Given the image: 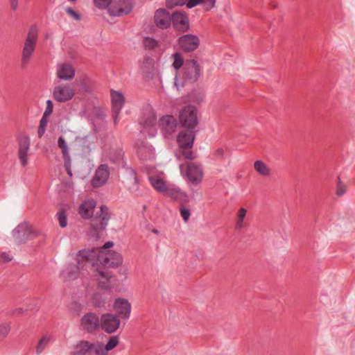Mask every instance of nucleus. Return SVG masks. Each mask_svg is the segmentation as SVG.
I'll return each mask as SVG.
<instances>
[{
	"label": "nucleus",
	"mask_w": 355,
	"mask_h": 355,
	"mask_svg": "<svg viewBox=\"0 0 355 355\" xmlns=\"http://www.w3.org/2000/svg\"><path fill=\"white\" fill-rule=\"evenodd\" d=\"M85 260L91 261L93 276L98 286L105 290L110 289L112 273L107 268L120 266L123 263L121 254L113 250L83 249L78 252V261L81 264Z\"/></svg>",
	"instance_id": "obj_1"
},
{
	"label": "nucleus",
	"mask_w": 355,
	"mask_h": 355,
	"mask_svg": "<svg viewBox=\"0 0 355 355\" xmlns=\"http://www.w3.org/2000/svg\"><path fill=\"white\" fill-rule=\"evenodd\" d=\"M119 343L118 336L110 337L105 345L101 341L91 343L88 340H81L76 345L77 355H107L108 352L115 348Z\"/></svg>",
	"instance_id": "obj_2"
},
{
	"label": "nucleus",
	"mask_w": 355,
	"mask_h": 355,
	"mask_svg": "<svg viewBox=\"0 0 355 355\" xmlns=\"http://www.w3.org/2000/svg\"><path fill=\"white\" fill-rule=\"evenodd\" d=\"M38 41V31L36 26H32L28 30L27 36L24 42L21 54V64L22 67H26L31 62Z\"/></svg>",
	"instance_id": "obj_3"
},
{
	"label": "nucleus",
	"mask_w": 355,
	"mask_h": 355,
	"mask_svg": "<svg viewBox=\"0 0 355 355\" xmlns=\"http://www.w3.org/2000/svg\"><path fill=\"white\" fill-rule=\"evenodd\" d=\"M179 120L182 127L193 130L198 125V112L194 105L184 106L180 112Z\"/></svg>",
	"instance_id": "obj_4"
},
{
	"label": "nucleus",
	"mask_w": 355,
	"mask_h": 355,
	"mask_svg": "<svg viewBox=\"0 0 355 355\" xmlns=\"http://www.w3.org/2000/svg\"><path fill=\"white\" fill-rule=\"evenodd\" d=\"M139 124L141 127V132L148 137H154L157 133V116L154 110L150 107H146L140 119Z\"/></svg>",
	"instance_id": "obj_5"
},
{
	"label": "nucleus",
	"mask_w": 355,
	"mask_h": 355,
	"mask_svg": "<svg viewBox=\"0 0 355 355\" xmlns=\"http://www.w3.org/2000/svg\"><path fill=\"white\" fill-rule=\"evenodd\" d=\"M37 234L36 231L27 222L21 223L12 230V236L18 244L24 243L34 239Z\"/></svg>",
	"instance_id": "obj_6"
},
{
	"label": "nucleus",
	"mask_w": 355,
	"mask_h": 355,
	"mask_svg": "<svg viewBox=\"0 0 355 355\" xmlns=\"http://www.w3.org/2000/svg\"><path fill=\"white\" fill-rule=\"evenodd\" d=\"M76 265H69L62 272V278L64 281H71L77 279L80 274H83L85 270L91 267V261H83L80 264L78 261V253L76 255Z\"/></svg>",
	"instance_id": "obj_7"
},
{
	"label": "nucleus",
	"mask_w": 355,
	"mask_h": 355,
	"mask_svg": "<svg viewBox=\"0 0 355 355\" xmlns=\"http://www.w3.org/2000/svg\"><path fill=\"white\" fill-rule=\"evenodd\" d=\"M110 219V214L109 209L102 205L100 207V212L96 214L91 220V227L95 232L104 230Z\"/></svg>",
	"instance_id": "obj_8"
},
{
	"label": "nucleus",
	"mask_w": 355,
	"mask_h": 355,
	"mask_svg": "<svg viewBox=\"0 0 355 355\" xmlns=\"http://www.w3.org/2000/svg\"><path fill=\"white\" fill-rule=\"evenodd\" d=\"M101 318L92 312L85 313L80 322V329L89 334H92L98 330L100 327Z\"/></svg>",
	"instance_id": "obj_9"
},
{
	"label": "nucleus",
	"mask_w": 355,
	"mask_h": 355,
	"mask_svg": "<svg viewBox=\"0 0 355 355\" xmlns=\"http://www.w3.org/2000/svg\"><path fill=\"white\" fill-rule=\"evenodd\" d=\"M132 7L131 0H112L108 8V12L113 17L122 16L129 14Z\"/></svg>",
	"instance_id": "obj_10"
},
{
	"label": "nucleus",
	"mask_w": 355,
	"mask_h": 355,
	"mask_svg": "<svg viewBox=\"0 0 355 355\" xmlns=\"http://www.w3.org/2000/svg\"><path fill=\"white\" fill-rule=\"evenodd\" d=\"M182 69V78L185 81L193 83L198 79L201 73L200 65L195 60H187Z\"/></svg>",
	"instance_id": "obj_11"
},
{
	"label": "nucleus",
	"mask_w": 355,
	"mask_h": 355,
	"mask_svg": "<svg viewBox=\"0 0 355 355\" xmlns=\"http://www.w3.org/2000/svg\"><path fill=\"white\" fill-rule=\"evenodd\" d=\"M100 326L107 334L114 333L120 326L119 316L112 313H104L101 316Z\"/></svg>",
	"instance_id": "obj_12"
},
{
	"label": "nucleus",
	"mask_w": 355,
	"mask_h": 355,
	"mask_svg": "<svg viewBox=\"0 0 355 355\" xmlns=\"http://www.w3.org/2000/svg\"><path fill=\"white\" fill-rule=\"evenodd\" d=\"M203 175L204 173L201 165L195 162H189L187 164L185 177L193 184L198 185L200 184Z\"/></svg>",
	"instance_id": "obj_13"
},
{
	"label": "nucleus",
	"mask_w": 355,
	"mask_h": 355,
	"mask_svg": "<svg viewBox=\"0 0 355 355\" xmlns=\"http://www.w3.org/2000/svg\"><path fill=\"white\" fill-rule=\"evenodd\" d=\"M53 98L55 101L64 103L71 100L74 96L73 88L67 84H62L55 87L53 92Z\"/></svg>",
	"instance_id": "obj_14"
},
{
	"label": "nucleus",
	"mask_w": 355,
	"mask_h": 355,
	"mask_svg": "<svg viewBox=\"0 0 355 355\" xmlns=\"http://www.w3.org/2000/svg\"><path fill=\"white\" fill-rule=\"evenodd\" d=\"M180 49L186 52L195 51L199 46V38L192 34H187L181 36L178 41Z\"/></svg>",
	"instance_id": "obj_15"
},
{
	"label": "nucleus",
	"mask_w": 355,
	"mask_h": 355,
	"mask_svg": "<svg viewBox=\"0 0 355 355\" xmlns=\"http://www.w3.org/2000/svg\"><path fill=\"white\" fill-rule=\"evenodd\" d=\"M159 127L165 137L171 135L176 130L178 121L172 115L162 116L159 121Z\"/></svg>",
	"instance_id": "obj_16"
},
{
	"label": "nucleus",
	"mask_w": 355,
	"mask_h": 355,
	"mask_svg": "<svg viewBox=\"0 0 355 355\" xmlns=\"http://www.w3.org/2000/svg\"><path fill=\"white\" fill-rule=\"evenodd\" d=\"M196 137L193 130H181L178 137L177 141L181 149L191 148L193 147L194 139Z\"/></svg>",
	"instance_id": "obj_17"
},
{
	"label": "nucleus",
	"mask_w": 355,
	"mask_h": 355,
	"mask_svg": "<svg viewBox=\"0 0 355 355\" xmlns=\"http://www.w3.org/2000/svg\"><path fill=\"white\" fill-rule=\"evenodd\" d=\"M110 176V170L107 164H101L96 169L92 180L93 187H99L105 184Z\"/></svg>",
	"instance_id": "obj_18"
},
{
	"label": "nucleus",
	"mask_w": 355,
	"mask_h": 355,
	"mask_svg": "<svg viewBox=\"0 0 355 355\" xmlns=\"http://www.w3.org/2000/svg\"><path fill=\"white\" fill-rule=\"evenodd\" d=\"M113 308L123 319H128L130 316L132 306L128 300L117 298L113 304Z\"/></svg>",
	"instance_id": "obj_19"
},
{
	"label": "nucleus",
	"mask_w": 355,
	"mask_h": 355,
	"mask_svg": "<svg viewBox=\"0 0 355 355\" xmlns=\"http://www.w3.org/2000/svg\"><path fill=\"white\" fill-rule=\"evenodd\" d=\"M163 194L179 201L182 204L189 202V197L187 194L178 187L175 185H167L166 191Z\"/></svg>",
	"instance_id": "obj_20"
},
{
	"label": "nucleus",
	"mask_w": 355,
	"mask_h": 355,
	"mask_svg": "<svg viewBox=\"0 0 355 355\" xmlns=\"http://www.w3.org/2000/svg\"><path fill=\"white\" fill-rule=\"evenodd\" d=\"M30 148V139L24 136L19 140L18 157L21 164L25 166L28 163V152Z\"/></svg>",
	"instance_id": "obj_21"
},
{
	"label": "nucleus",
	"mask_w": 355,
	"mask_h": 355,
	"mask_svg": "<svg viewBox=\"0 0 355 355\" xmlns=\"http://www.w3.org/2000/svg\"><path fill=\"white\" fill-rule=\"evenodd\" d=\"M172 15L165 9H159L155 14L156 25L161 28H168L171 24Z\"/></svg>",
	"instance_id": "obj_22"
},
{
	"label": "nucleus",
	"mask_w": 355,
	"mask_h": 355,
	"mask_svg": "<svg viewBox=\"0 0 355 355\" xmlns=\"http://www.w3.org/2000/svg\"><path fill=\"white\" fill-rule=\"evenodd\" d=\"M171 23L182 31H187L189 28V19L183 12H173Z\"/></svg>",
	"instance_id": "obj_23"
},
{
	"label": "nucleus",
	"mask_w": 355,
	"mask_h": 355,
	"mask_svg": "<svg viewBox=\"0 0 355 355\" xmlns=\"http://www.w3.org/2000/svg\"><path fill=\"white\" fill-rule=\"evenodd\" d=\"M57 75L60 79L70 80L75 76V69L69 63H60L57 67Z\"/></svg>",
	"instance_id": "obj_24"
},
{
	"label": "nucleus",
	"mask_w": 355,
	"mask_h": 355,
	"mask_svg": "<svg viewBox=\"0 0 355 355\" xmlns=\"http://www.w3.org/2000/svg\"><path fill=\"white\" fill-rule=\"evenodd\" d=\"M137 154L141 159L145 161H151L155 157L154 148L147 143H143L139 146Z\"/></svg>",
	"instance_id": "obj_25"
},
{
	"label": "nucleus",
	"mask_w": 355,
	"mask_h": 355,
	"mask_svg": "<svg viewBox=\"0 0 355 355\" xmlns=\"http://www.w3.org/2000/svg\"><path fill=\"white\" fill-rule=\"evenodd\" d=\"M96 206V202L93 199L84 201L79 207L80 216L85 219L90 218L93 215Z\"/></svg>",
	"instance_id": "obj_26"
},
{
	"label": "nucleus",
	"mask_w": 355,
	"mask_h": 355,
	"mask_svg": "<svg viewBox=\"0 0 355 355\" xmlns=\"http://www.w3.org/2000/svg\"><path fill=\"white\" fill-rule=\"evenodd\" d=\"M112 110L115 114L114 121L116 122L118 114L123 106L124 99L121 93L118 92H112L111 94Z\"/></svg>",
	"instance_id": "obj_27"
},
{
	"label": "nucleus",
	"mask_w": 355,
	"mask_h": 355,
	"mask_svg": "<svg viewBox=\"0 0 355 355\" xmlns=\"http://www.w3.org/2000/svg\"><path fill=\"white\" fill-rule=\"evenodd\" d=\"M148 180L152 187L158 192L164 193L166 189V184L163 178L159 175H155L151 173H148Z\"/></svg>",
	"instance_id": "obj_28"
},
{
	"label": "nucleus",
	"mask_w": 355,
	"mask_h": 355,
	"mask_svg": "<svg viewBox=\"0 0 355 355\" xmlns=\"http://www.w3.org/2000/svg\"><path fill=\"white\" fill-rule=\"evenodd\" d=\"M216 0H189L187 8H192L197 5H202L205 10H210L216 4Z\"/></svg>",
	"instance_id": "obj_29"
},
{
	"label": "nucleus",
	"mask_w": 355,
	"mask_h": 355,
	"mask_svg": "<svg viewBox=\"0 0 355 355\" xmlns=\"http://www.w3.org/2000/svg\"><path fill=\"white\" fill-rule=\"evenodd\" d=\"M141 71L149 76L154 69V60L150 57L144 58L143 62L140 64Z\"/></svg>",
	"instance_id": "obj_30"
},
{
	"label": "nucleus",
	"mask_w": 355,
	"mask_h": 355,
	"mask_svg": "<svg viewBox=\"0 0 355 355\" xmlns=\"http://www.w3.org/2000/svg\"><path fill=\"white\" fill-rule=\"evenodd\" d=\"M255 171L261 175L268 176L271 173L270 168L261 160H257L254 163Z\"/></svg>",
	"instance_id": "obj_31"
},
{
	"label": "nucleus",
	"mask_w": 355,
	"mask_h": 355,
	"mask_svg": "<svg viewBox=\"0 0 355 355\" xmlns=\"http://www.w3.org/2000/svg\"><path fill=\"white\" fill-rule=\"evenodd\" d=\"M51 340L52 337L51 336H44L38 342V344L36 347V353L37 354H40Z\"/></svg>",
	"instance_id": "obj_32"
},
{
	"label": "nucleus",
	"mask_w": 355,
	"mask_h": 355,
	"mask_svg": "<svg viewBox=\"0 0 355 355\" xmlns=\"http://www.w3.org/2000/svg\"><path fill=\"white\" fill-rule=\"evenodd\" d=\"M173 67L175 69L176 71H178L182 67H184V64L185 62H184V59L180 53H175L173 54Z\"/></svg>",
	"instance_id": "obj_33"
},
{
	"label": "nucleus",
	"mask_w": 355,
	"mask_h": 355,
	"mask_svg": "<svg viewBox=\"0 0 355 355\" xmlns=\"http://www.w3.org/2000/svg\"><path fill=\"white\" fill-rule=\"evenodd\" d=\"M247 210L245 208H241L237 214V221L236 223V228L241 230L244 227L243 220L246 216Z\"/></svg>",
	"instance_id": "obj_34"
},
{
	"label": "nucleus",
	"mask_w": 355,
	"mask_h": 355,
	"mask_svg": "<svg viewBox=\"0 0 355 355\" xmlns=\"http://www.w3.org/2000/svg\"><path fill=\"white\" fill-rule=\"evenodd\" d=\"M92 302L96 307H102L105 304V300L102 294L96 293L92 295Z\"/></svg>",
	"instance_id": "obj_35"
},
{
	"label": "nucleus",
	"mask_w": 355,
	"mask_h": 355,
	"mask_svg": "<svg viewBox=\"0 0 355 355\" xmlns=\"http://www.w3.org/2000/svg\"><path fill=\"white\" fill-rule=\"evenodd\" d=\"M11 327L9 323H2L0 324V341L3 340L10 331Z\"/></svg>",
	"instance_id": "obj_36"
},
{
	"label": "nucleus",
	"mask_w": 355,
	"mask_h": 355,
	"mask_svg": "<svg viewBox=\"0 0 355 355\" xmlns=\"http://www.w3.org/2000/svg\"><path fill=\"white\" fill-rule=\"evenodd\" d=\"M57 216L60 227H65L67 225V220L65 211L64 209L59 210Z\"/></svg>",
	"instance_id": "obj_37"
},
{
	"label": "nucleus",
	"mask_w": 355,
	"mask_h": 355,
	"mask_svg": "<svg viewBox=\"0 0 355 355\" xmlns=\"http://www.w3.org/2000/svg\"><path fill=\"white\" fill-rule=\"evenodd\" d=\"M58 145L59 148H61L62 153L63 156H67V154H69V153L68 146H67V142H66V141H65L64 137H60L58 139Z\"/></svg>",
	"instance_id": "obj_38"
},
{
	"label": "nucleus",
	"mask_w": 355,
	"mask_h": 355,
	"mask_svg": "<svg viewBox=\"0 0 355 355\" xmlns=\"http://www.w3.org/2000/svg\"><path fill=\"white\" fill-rule=\"evenodd\" d=\"M46 125H47V119L46 117L42 116V119H40V125H39L38 130H37V135L40 138H41L44 135L45 130H46Z\"/></svg>",
	"instance_id": "obj_39"
},
{
	"label": "nucleus",
	"mask_w": 355,
	"mask_h": 355,
	"mask_svg": "<svg viewBox=\"0 0 355 355\" xmlns=\"http://www.w3.org/2000/svg\"><path fill=\"white\" fill-rule=\"evenodd\" d=\"M180 212L183 220L184 222H187L191 216V211L189 209L182 205L180 207Z\"/></svg>",
	"instance_id": "obj_40"
},
{
	"label": "nucleus",
	"mask_w": 355,
	"mask_h": 355,
	"mask_svg": "<svg viewBox=\"0 0 355 355\" xmlns=\"http://www.w3.org/2000/svg\"><path fill=\"white\" fill-rule=\"evenodd\" d=\"M94 4L99 8H105L108 6H110L112 0H94Z\"/></svg>",
	"instance_id": "obj_41"
},
{
	"label": "nucleus",
	"mask_w": 355,
	"mask_h": 355,
	"mask_svg": "<svg viewBox=\"0 0 355 355\" xmlns=\"http://www.w3.org/2000/svg\"><path fill=\"white\" fill-rule=\"evenodd\" d=\"M130 180H132L134 183L133 186L130 187V189L132 191H135L138 189V180H137V178L136 177V175H135V173L133 170H131L130 171Z\"/></svg>",
	"instance_id": "obj_42"
},
{
	"label": "nucleus",
	"mask_w": 355,
	"mask_h": 355,
	"mask_svg": "<svg viewBox=\"0 0 355 355\" xmlns=\"http://www.w3.org/2000/svg\"><path fill=\"white\" fill-rule=\"evenodd\" d=\"M189 0H166V3L169 6H183L187 5Z\"/></svg>",
	"instance_id": "obj_43"
},
{
	"label": "nucleus",
	"mask_w": 355,
	"mask_h": 355,
	"mask_svg": "<svg viewBox=\"0 0 355 355\" xmlns=\"http://www.w3.org/2000/svg\"><path fill=\"white\" fill-rule=\"evenodd\" d=\"M53 112V103L51 100L46 101V107L43 114V117L47 118Z\"/></svg>",
	"instance_id": "obj_44"
},
{
	"label": "nucleus",
	"mask_w": 355,
	"mask_h": 355,
	"mask_svg": "<svg viewBox=\"0 0 355 355\" xmlns=\"http://www.w3.org/2000/svg\"><path fill=\"white\" fill-rule=\"evenodd\" d=\"M183 156L187 159H194L196 155L191 150V148L182 149Z\"/></svg>",
	"instance_id": "obj_45"
},
{
	"label": "nucleus",
	"mask_w": 355,
	"mask_h": 355,
	"mask_svg": "<svg viewBox=\"0 0 355 355\" xmlns=\"http://www.w3.org/2000/svg\"><path fill=\"white\" fill-rule=\"evenodd\" d=\"M66 12L69 15L71 16L73 19H74L76 21H78L80 19V15L76 12L75 10H73L71 8H67L66 9Z\"/></svg>",
	"instance_id": "obj_46"
},
{
	"label": "nucleus",
	"mask_w": 355,
	"mask_h": 355,
	"mask_svg": "<svg viewBox=\"0 0 355 355\" xmlns=\"http://www.w3.org/2000/svg\"><path fill=\"white\" fill-rule=\"evenodd\" d=\"M144 44L146 47L153 48L157 46V43L155 40L150 37H147L145 39Z\"/></svg>",
	"instance_id": "obj_47"
},
{
	"label": "nucleus",
	"mask_w": 355,
	"mask_h": 355,
	"mask_svg": "<svg viewBox=\"0 0 355 355\" xmlns=\"http://www.w3.org/2000/svg\"><path fill=\"white\" fill-rule=\"evenodd\" d=\"M12 259V257L10 256L6 252H3L0 255V263H6Z\"/></svg>",
	"instance_id": "obj_48"
},
{
	"label": "nucleus",
	"mask_w": 355,
	"mask_h": 355,
	"mask_svg": "<svg viewBox=\"0 0 355 355\" xmlns=\"http://www.w3.org/2000/svg\"><path fill=\"white\" fill-rule=\"evenodd\" d=\"M114 243L112 241H107L101 248H96V250H103L105 251L109 250L108 249L113 247Z\"/></svg>",
	"instance_id": "obj_49"
},
{
	"label": "nucleus",
	"mask_w": 355,
	"mask_h": 355,
	"mask_svg": "<svg viewBox=\"0 0 355 355\" xmlns=\"http://www.w3.org/2000/svg\"><path fill=\"white\" fill-rule=\"evenodd\" d=\"M63 158L64 159V166L65 168H71V157L69 156V154H67V156H63Z\"/></svg>",
	"instance_id": "obj_50"
},
{
	"label": "nucleus",
	"mask_w": 355,
	"mask_h": 355,
	"mask_svg": "<svg viewBox=\"0 0 355 355\" xmlns=\"http://www.w3.org/2000/svg\"><path fill=\"white\" fill-rule=\"evenodd\" d=\"M214 155L217 157V158H222L224 155V150L221 148H219L218 149L216 150L215 153H214Z\"/></svg>",
	"instance_id": "obj_51"
},
{
	"label": "nucleus",
	"mask_w": 355,
	"mask_h": 355,
	"mask_svg": "<svg viewBox=\"0 0 355 355\" xmlns=\"http://www.w3.org/2000/svg\"><path fill=\"white\" fill-rule=\"evenodd\" d=\"M18 1L19 0H10V6H11V8L13 10H16L17 9V7H18Z\"/></svg>",
	"instance_id": "obj_52"
},
{
	"label": "nucleus",
	"mask_w": 355,
	"mask_h": 355,
	"mask_svg": "<svg viewBox=\"0 0 355 355\" xmlns=\"http://www.w3.org/2000/svg\"><path fill=\"white\" fill-rule=\"evenodd\" d=\"M177 82H178V75L176 74L175 76L174 85L178 89L180 87V85H178Z\"/></svg>",
	"instance_id": "obj_53"
},
{
	"label": "nucleus",
	"mask_w": 355,
	"mask_h": 355,
	"mask_svg": "<svg viewBox=\"0 0 355 355\" xmlns=\"http://www.w3.org/2000/svg\"><path fill=\"white\" fill-rule=\"evenodd\" d=\"M66 171H67V174L69 175V176H72V172H71V168H66Z\"/></svg>",
	"instance_id": "obj_54"
},
{
	"label": "nucleus",
	"mask_w": 355,
	"mask_h": 355,
	"mask_svg": "<svg viewBox=\"0 0 355 355\" xmlns=\"http://www.w3.org/2000/svg\"><path fill=\"white\" fill-rule=\"evenodd\" d=\"M344 193H345V191L341 189L338 191V194L339 196H342Z\"/></svg>",
	"instance_id": "obj_55"
},
{
	"label": "nucleus",
	"mask_w": 355,
	"mask_h": 355,
	"mask_svg": "<svg viewBox=\"0 0 355 355\" xmlns=\"http://www.w3.org/2000/svg\"><path fill=\"white\" fill-rule=\"evenodd\" d=\"M153 232H154V233H155V234H157V233H158V231H157V230H153Z\"/></svg>",
	"instance_id": "obj_56"
},
{
	"label": "nucleus",
	"mask_w": 355,
	"mask_h": 355,
	"mask_svg": "<svg viewBox=\"0 0 355 355\" xmlns=\"http://www.w3.org/2000/svg\"><path fill=\"white\" fill-rule=\"evenodd\" d=\"M180 170H182V164H180Z\"/></svg>",
	"instance_id": "obj_57"
}]
</instances>
